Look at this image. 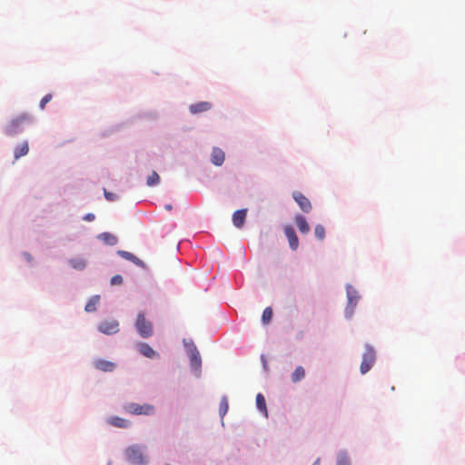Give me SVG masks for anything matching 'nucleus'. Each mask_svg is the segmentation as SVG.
I'll return each instance as SVG.
<instances>
[{
  "mask_svg": "<svg viewBox=\"0 0 465 465\" xmlns=\"http://www.w3.org/2000/svg\"><path fill=\"white\" fill-rule=\"evenodd\" d=\"M33 122V118L29 114H22L10 122L5 126V134L8 136H15L20 134L25 125H27Z\"/></svg>",
  "mask_w": 465,
  "mask_h": 465,
  "instance_id": "f257e3e1",
  "label": "nucleus"
},
{
  "mask_svg": "<svg viewBox=\"0 0 465 465\" xmlns=\"http://www.w3.org/2000/svg\"><path fill=\"white\" fill-rule=\"evenodd\" d=\"M337 465H350L349 460L345 457H342L338 460Z\"/></svg>",
  "mask_w": 465,
  "mask_h": 465,
  "instance_id": "7c9ffc66",
  "label": "nucleus"
},
{
  "mask_svg": "<svg viewBox=\"0 0 465 465\" xmlns=\"http://www.w3.org/2000/svg\"><path fill=\"white\" fill-rule=\"evenodd\" d=\"M52 98H53V96H52V94H45V95L42 98V100H41V102H40V108H41V109H45V107L46 104H47V103H49V102L52 100Z\"/></svg>",
  "mask_w": 465,
  "mask_h": 465,
  "instance_id": "cd10ccee",
  "label": "nucleus"
},
{
  "mask_svg": "<svg viewBox=\"0 0 465 465\" xmlns=\"http://www.w3.org/2000/svg\"><path fill=\"white\" fill-rule=\"evenodd\" d=\"M184 345L190 357V365L192 369L199 371L202 365V359L199 351L193 341H184Z\"/></svg>",
  "mask_w": 465,
  "mask_h": 465,
  "instance_id": "20e7f679",
  "label": "nucleus"
},
{
  "mask_svg": "<svg viewBox=\"0 0 465 465\" xmlns=\"http://www.w3.org/2000/svg\"><path fill=\"white\" fill-rule=\"evenodd\" d=\"M100 297L98 295L93 296L87 304L85 305V312H93L96 311V305L98 304Z\"/></svg>",
  "mask_w": 465,
  "mask_h": 465,
  "instance_id": "5701e85b",
  "label": "nucleus"
},
{
  "mask_svg": "<svg viewBox=\"0 0 465 465\" xmlns=\"http://www.w3.org/2000/svg\"><path fill=\"white\" fill-rule=\"evenodd\" d=\"M126 460L134 465H144L148 462L147 457L144 454V447L140 445H132L128 447L125 451Z\"/></svg>",
  "mask_w": 465,
  "mask_h": 465,
  "instance_id": "f03ea898",
  "label": "nucleus"
},
{
  "mask_svg": "<svg viewBox=\"0 0 465 465\" xmlns=\"http://www.w3.org/2000/svg\"><path fill=\"white\" fill-rule=\"evenodd\" d=\"M247 210L241 209L232 214L233 225L237 228H242L246 219Z\"/></svg>",
  "mask_w": 465,
  "mask_h": 465,
  "instance_id": "ddd939ff",
  "label": "nucleus"
},
{
  "mask_svg": "<svg viewBox=\"0 0 465 465\" xmlns=\"http://www.w3.org/2000/svg\"><path fill=\"white\" fill-rule=\"evenodd\" d=\"M314 234L318 240L322 241L325 238V228L323 225L317 224L314 228Z\"/></svg>",
  "mask_w": 465,
  "mask_h": 465,
  "instance_id": "bb28decb",
  "label": "nucleus"
},
{
  "mask_svg": "<svg viewBox=\"0 0 465 465\" xmlns=\"http://www.w3.org/2000/svg\"><path fill=\"white\" fill-rule=\"evenodd\" d=\"M229 410L228 399L226 396H223L219 404V413L223 419Z\"/></svg>",
  "mask_w": 465,
  "mask_h": 465,
  "instance_id": "b1692460",
  "label": "nucleus"
},
{
  "mask_svg": "<svg viewBox=\"0 0 465 465\" xmlns=\"http://www.w3.org/2000/svg\"><path fill=\"white\" fill-rule=\"evenodd\" d=\"M124 411L133 415H152L154 413V407L151 404L128 403Z\"/></svg>",
  "mask_w": 465,
  "mask_h": 465,
  "instance_id": "39448f33",
  "label": "nucleus"
},
{
  "mask_svg": "<svg viewBox=\"0 0 465 465\" xmlns=\"http://www.w3.org/2000/svg\"><path fill=\"white\" fill-rule=\"evenodd\" d=\"M284 233L288 239L290 248L292 251L297 250L299 246V239L294 229L291 225H286L284 227Z\"/></svg>",
  "mask_w": 465,
  "mask_h": 465,
  "instance_id": "1a4fd4ad",
  "label": "nucleus"
},
{
  "mask_svg": "<svg viewBox=\"0 0 465 465\" xmlns=\"http://www.w3.org/2000/svg\"><path fill=\"white\" fill-rule=\"evenodd\" d=\"M292 197L304 213H310L312 211V207L310 200L302 193L294 192Z\"/></svg>",
  "mask_w": 465,
  "mask_h": 465,
  "instance_id": "6e6552de",
  "label": "nucleus"
},
{
  "mask_svg": "<svg viewBox=\"0 0 465 465\" xmlns=\"http://www.w3.org/2000/svg\"><path fill=\"white\" fill-rule=\"evenodd\" d=\"M25 257H26V259H27L28 261H31V260H32V257H31V255H30V254L25 253Z\"/></svg>",
  "mask_w": 465,
  "mask_h": 465,
  "instance_id": "f704fd0d",
  "label": "nucleus"
},
{
  "mask_svg": "<svg viewBox=\"0 0 465 465\" xmlns=\"http://www.w3.org/2000/svg\"><path fill=\"white\" fill-rule=\"evenodd\" d=\"M94 366L95 369L104 371V372H112L114 371L116 364L113 361L104 360V359H96L94 361Z\"/></svg>",
  "mask_w": 465,
  "mask_h": 465,
  "instance_id": "9d476101",
  "label": "nucleus"
},
{
  "mask_svg": "<svg viewBox=\"0 0 465 465\" xmlns=\"http://www.w3.org/2000/svg\"><path fill=\"white\" fill-rule=\"evenodd\" d=\"M83 266H84V264H79V263L74 264V268H81Z\"/></svg>",
  "mask_w": 465,
  "mask_h": 465,
  "instance_id": "72a5a7b5",
  "label": "nucleus"
},
{
  "mask_svg": "<svg viewBox=\"0 0 465 465\" xmlns=\"http://www.w3.org/2000/svg\"><path fill=\"white\" fill-rule=\"evenodd\" d=\"M139 351L146 358L153 359L159 357V354L147 343L138 344Z\"/></svg>",
  "mask_w": 465,
  "mask_h": 465,
  "instance_id": "4468645a",
  "label": "nucleus"
},
{
  "mask_svg": "<svg viewBox=\"0 0 465 465\" xmlns=\"http://www.w3.org/2000/svg\"><path fill=\"white\" fill-rule=\"evenodd\" d=\"M375 359H376V354H375L373 348L370 345H366L365 351L362 355V361H361V367H360L361 374H365L371 370V368L374 364Z\"/></svg>",
  "mask_w": 465,
  "mask_h": 465,
  "instance_id": "423d86ee",
  "label": "nucleus"
},
{
  "mask_svg": "<svg viewBox=\"0 0 465 465\" xmlns=\"http://www.w3.org/2000/svg\"><path fill=\"white\" fill-rule=\"evenodd\" d=\"M256 405L258 410L262 412L265 416H267V408L266 402L263 395L262 393H258L256 396Z\"/></svg>",
  "mask_w": 465,
  "mask_h": 465,
  "instance_id": "4be33fe9",
  "label": "nucleus"
},
{
  "mask_svg": "<svg viewBox=\"0 0 465 465\" xmlns=\"http://www.w3.org/2000/svg\"><path fill=\"white\" fill-rule=\"evenodd\" d=\"M212 108V104L209 102H199L193 104H191L189 107V111L193 114L207 112Z\"/></svg>",
  "mask_w": 465,
  "mask_h": 465,
  "instance_id": "f8f14e48",
  "label": "nucleus"
},
{
  "mask_svg": "<svg viewBox=\"0 0 465 465\" xmlns=\"http://www.w3.org/2000/svg\"><path fill=\"white\" fill-rule=\"evenodd\" d=\"M98 238L110 246L115 245L118 242L117 237L110 232H103L98 236Z\"/></svg>",
  "mask_w": 465,
  "mask_h": 465,
  "instance_id": "aec40b11",
  "label": "nucleus"
},
{
  "mask_svg": "<svg viewBox=\"0 0 465 465\" xmlns=\"http://www.w3.org/2000/svg\"><path fill=\"white\" fill-rule=\"evenodd\" d=\"M84 220L88 221V222L94 221V214H93V213H87V214L84 217Z\"/></svg>",
  "mask_w": 465,
  "mask_h": 465,
  "instance_id": "2f4dec72",
  "label": "nucleus"
},
{
  "mask_svg": "<svg viewBox=\"0 0 465 465\" xmlns=\"http://www.w3.org/2000/svg\"><path fill=\"white\" fill-rule=\"evenodd\" d=\"M224 158H225V155L222 149L216 148V147L213 149L212 154H211V161L214 165H216V166L222 165L224 162Z\"/></svg>",
  "mask_w": 465,
  "mask_h": 465,
  "instance_id": "dca6fc26",
  "label": "nucleus"
},
{
  "mask_svg": "<svg viewBox=\"0 0 465 465\" xmlns=\"http://www.w3.org/2000/svg\"><path fill=\"white\" fill-rule=\"evenodd\" d=\"M321 460L318 458L312 465H320Z\"/></svg>",
  "mask_w": 465,
  "mask_h": 465,
  "instance_id": "473e14b6",
  "label": "nucleus"
},
{
  "mask_svg": "<svg viewBox=\"0 0 465 465\" xmlns=\"http://www.w3.org/2000/svg\"><path fill=\"white\" fill-rule=\"evenodd\" d=\"M272 309L271 307H266L263 312H262V321L264 324H268L272 318Z\"/></svg>",
  "mask_w": 465,
  "mask_h": 465,
  "instance_id": "a878e982",
  "label": "nucleus"
},
{
  "mask_svg": "<svg viewBox=\"0 0 465 465\" xmlns=\"http://www.w3.org/2000/svg\"><path fill=\"white\" fill-rule=\"evenodd\" d=\"M159 182H160L159 174L155 171H153L152 173L147 177L146 184L148 186H154V185L158 184Z\"/></svg>",
  "mask_w": 465,
  "mask_h": 465,
  "instance_id": "393cba45",
  "label": "nucleus"
},
{
  "mask_svg": "<svg viewBox=\"0 0 465 465\" xmlns=\"http://www.w3.org/2000/svg\"><path fill=\"white\" fill-rule=\"evenodd\" d=\"M108 423L114 427L122 428V429H125L130 426V421L128 420H125V419H123V418H120L117 416L110 417L108 419Z\"/></svg>",
  "mask_w": 465,
  "mask_h": 465,
  "instance_id": "a211bd4d",
  "label": "nucleus"
},
{
  "mask_svg": "<svg viewBox=\"0 0 465 465\" xmlns=\"http://www.w3.org/2000/svg\"><path fill=\"white\" fill-rule=\"evenodd\" d=\"M104 197L109 201H114L117 199V196L114 193H110L104 190Z\"/></svg>",
  "mask_w": 465,
  "mask_h": 465,
  "instance_id": "c756f323",
  "label": "nucleus"
},
{
  "mask_svg": "<svg viewBox=\"0 0 465 465\" xmlns=\"http://www.w3.org/2000/svg\"><path fill=\"white\" fill-rule=\"evenodd\" d=\"M135 328L139 335L143 338H149L153 335V324L150 321L145 318L143 312H140L137 315L135 322Z\"/></svg>",
  "mask_w": 465,
  "mask_h": 465,
  "instance_id": "7ed1b4c3",
  "label": "nucleus"
},
{
  "mask_svg": "<svg viewBox=\"0 0 465 465\" xmlns=\"http://www.w3.org/2000/svg\"><path fill=\"white\" fill-rule=\"evenodd\" d=\"M29 152V145L26 141L18 144L14 151L15 160H18L20 157L25 156Z\"/></svg>",
  "mask_w": 465,
  "mask_h": 465,
  "instance_id": "6ab92c4d",
  "label": "nucleus"
},
{
  "mask_svg": "<svg viewBox=\"0 0 465 465\" xmlns=\"http://www.w3.org/2000/svg\"><path fill=\"white\" fill-rule=\"evenodd\" d=\"M305 377V370L302 366L296 367L291 375V380L293 383L301 381Z\"/></svg>",
  "mask_w": 465,
  "mask_h": 465,
  "instance_id": "412c9836",
  "label": "nucleus"
},
{
  "mask_svg": "<svg viewBox=\"0 0 465 465\" xmlns=\"http://www.w3.org/2000/svg\"><path fill=\"white\" fill-rule=\"evenodd\" d=\"M294 220L299 231L302 233L306 234L310 232V225L304 216H302V214H297Z\"/></svg>",
  "mask_w": 465,
  "mask_h": 465,
  "instance_id": "f3484780",
  "label": "nucleus"
},
{
  "mask_svg": "<svg viewBox=\"0 0 465 465\" xmlns=\"http://www.w3.org/2000/svg\"><path fill=\"white\" fill-rule=\"evenodd\" d=\"M123 282V277L119 274L114 275L111 278V284L112 285H119Z\"/></svg>",
  "mask_w": 465,
  "mask_h": 465,
  "instance_id": "c85d7f7f",
  "label": "nucleus"
},
{
  "mask_svg": "<svg viewBox=\"0 0 465 465\" xmlns=\"http://www.w3.org/2000/svg\"><path fill=\"white\" fill-rule=\"evenodd\" d=\"M117 253L124 259L125 260H128L132 262H134L135 265L141 267V268H145V264L144 262L140 260L138 257H136L135 255H134L133 253L129 252H126V251H118Z\"/></svg>",
  "mask_w": 465,
  "mask_h": 465,
  "instance_id": "2eb2a0df",
  "label": "nucleus"
},
{
  "mask_svg": "<svg viewBox=\"0 0 465 465\" xmlns=\"http://www.w3.org/2000/svg\"><path fill=\"white\" fill-rule=\"evenodd\" d=\"M165 208H166L167 210H171V209H172V206H171L170 204H167V205L165 206Z\"/></svg>",
  "mask_w": 465,
  "mask_h": 465,
  "instance_id": "c9c22d12",
  "label": "nucleus"
},
{
  "mask_svg": "<svg viewBox=\"0 0 465 465\" xmlns=\"http://www.w3.org/2000/svg\"><path fill=\"white\" fill-rule=\"evenodd\" d=\"M347 297H348L347 310H350V314H351L360 297L358 295L357 291L355 289H353L351 286L347 287Z\"/></svg>",
  "mask_w": 465,
  "mask_h": 465,
  "instance_id": "9b49d317",
  "label": "nucleus"
},
{
  "mask_svg": "<svg viewBox=\"0 0 465 465\" xmlns=\"http://www.w3.org/2000/svg\"><path fill=\"white\" fill-rule=\"evenodd\" d=\"M98 330L107 335L114 334L119 331V322L116 320L104 321L99 324Z\"/></svg>",
  "mask_w": 465,
  "mask_h": 465,
  "instance_id": "0eeeda50",
  "label": "nucleus"
}]
</instances>
